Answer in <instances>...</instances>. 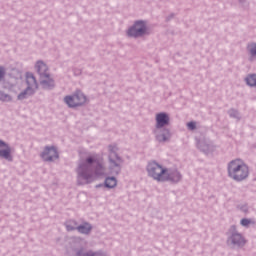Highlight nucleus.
Masks as SVG:
<instances>
[{"label": "nucleus", "mask_w": 256, "mask_h": 256, "mask_svg": "<svg viewBox=\"0 0 256 256\" xmlns=\"http://www.w3.org/2000/svg\"><path fill=\"white\" fill-rule=\"evenodd\" d=\"M158 141H167V137H165V136H158Z\"/></svg>", "instance_id": "nucleus-23"}, {"label": "nucleus", "mask_w": 256, "mask_h": 256, "mask_svg": "<svg viewBox=\"0 0 256 256\" xmlns=\"http://www.w3.org/2000/svg\"><path fill=\"white\" fill-rule=\"evenodd\" d=\"M3 77H5V68L0 67V81L3 79Z\"/></svg>", "instance_id": "nucleus-22"}, {"label": "nucleus", "mask_w": 256, "mask_h": 256, "mask_svg": "<svg viewBox=\"0 0 256 256\" xmlns=\"http://www.w3.org/2000/svg\"><path fill=\"white\" fill-rule=\"evenodd\" d=\"M36 70L41 75L43 85H53V80L49 78L47 73V65L41 61L36 63Z\"/></svg>", "instance_id": "nucleus-5"}, {"label": "nucleus", "mask_w": 256, "mask_h": 256, "mask_svg": "<svg viewBox=\"0 0 256 256\" xmlns=\"http://www.w3.org/2000/svg\"><path fill=\"white\" fill-rule=\"evenodd\" d=\"M0 157H3L4 159H7L8 161H11V148L7 143L0 140Z\"/></svg>", "instance_id": "nucleus-10"}, {"label": "nucleus", "mask_w": 256, "mask_h": 256, "mask_svg": "<svg viewBox=\"0 0 256 256\" xmlns=\"http://www.w3.org/2000/svg\"><path fill=\"white\" fill-rule=\"evenodd\" d=\"M64 102L68 107H81V105L87 103V97L81 92H76L72 96H66Z\"/></svg>", "instance_id": "nucleus-4"}, {"label": "nucleus", "mask_w": 256, "mask_h": 256, "mask_svg": "<svg viewBox=\"0 0 256 256\" xmlns=\"http://www.w3.org/2000/svg\"><path fill=\"white\" fill-rule=\"evenodd\" d=\"M0 101H11V96L3 92H0Z\"/></svg>", "instance_id": "nucleus-19"}, {"label": "nucleus", "mask_w": 256, "mask_h": 256, "mask_svg": "<svg viewBox=\"0 0 256 256\" xmlns=\"http://www.w3.org/2000/svg\"><path fill=\"white\" fill-rule=\"evenodd\" d=\"M187 127H188V129H191L193 131V129H195V127H196V124H195V122H189L187 124Z\"/></svg>", "instance_id": "nucleus-21"}, {"label": "nucleus", "mask_w": 256, "mask_h": 256, "mask_svg": "<svg viewBox=\"0 0 256 256\" xmlns=\"http://www.w3.org/2000/svg\"><path fill=\"white\" fill-rule=\"evenodd\" d=\"M84 169V166L79 167V181H83L81 182L82 185L85 183H91L95 180V176L90 175L89 171Z\"/></svg>", "instance_id": "nucleus-9"}, {"label": "nucleus", "mask_w": 256, "mask_h": 256, "mask_svg": "<svg viewBox=\"0 0 256 256\" xmlns=\"http://www.w3.org/2000/svg\"><path fill=\"white\" fill-rule=\"evenodd\" d=\"M148 175L153 177L155 181H167L169 172L167 169L156 162H150L147 167Z\"/></svg>", "instance_id": "nucleus-2"}, {"label": "nucleus", "mask_w": 256, "mask_h": 256, "mask_svg": "<svg viewBox=\"0 0 256 256\" xmlns=\"http://www.w3.org/2000/svg\"><path fill=\"white\" fill-rule=\"evenodd\" d=\"M167 181H173L174 183H177L178 181H181V174L178 171L168 173Z\"/></svg>", "instance_id": "nucleus-12"}, {"label": "nucleus", "mask_w": 256, "mask_h": 256, "mask_svg": "<svg viewBox=\"0 0 256 256\" xmlns=\"http://www.w3.org/2000/svg\"><path fill=\"white\" fill-rule=\"evenodd\" d=\"M165 125H169V116L166 113L157 114L156 115L157 129H161V127H165Z\"/></svg>", "instance_id": "nucleus-11"}, {"label": "nucleus", "mask_w": 256, "mask_h": 256, "mask_svg": "<svg viewBox=\"0 0 256 256\" xmlns=\"http://www.w3.org/2000/svg\"><path fill=\"white\" fill-rule=\"evenodd\" d=\"M246 83H247V85H249L250 87H255V86H256V75H255V74L249 75V76L246 78Z\"/></svg>", "instance_id": "nucleus-16"}, {"label": "nucleus", "mask_w": 256, "mask_h": 256, "mask_svg": "<svg viewBox=\"0 0 256 256\" xmlns=\"http://www.w3.org/2000/svg\"><path fill=\"white\" fill-rule=\"evenodd\" d=\"M232 243H234V245H244L245 239L243 236H241V234H234L232 236Z\"/></svg>", "instance_id": "nucleus-13"}, {"label": "nucleus", "mask_w": 256, "mask_h": 256, "mask_svg": "<svg viewBox=\"0 0 256 256\" xmlns=\"http://www.w3.org/2000/svg\"><path fill=\"white\" fill-rule=\"evenodd\" d=\"M77 230L79 231V233H84V234L90 233L91 225H89L88 223H85V224L79 226L77 228Z\"/></svg>", "instance_id": "nucleus-15"}, {"label": "nucleus", "mask_w": 256, "mask_h": 256, "mask_svg": "<svg viewBox=\"0 0 256 256\" xmlns=\"http://www.w3.org/2000/svg\"><path fill=\"white\" fill-rule=\"evenodd\" d=\"M68 231H73V228L67 226Z\"/></svg>", "instance_id": "nucleus-24"}, {"label": "nucleus", "mask_w": 256, "mask_h": 256, "mask_svg": "<svg viewBox=\"0 0 256 256\" xmlns=\"http://www.w3.org/2000/svg\"><path fill=\"white\" fill-rule=\"evenodd\" d=\"M147 28L145 27V22L138 21L134 24L132 28L128 30L129 37H141V35H145Z\"/></svg>", "instance_id": "nucleus-7"}, {"label": "nucleus", "mask_w": 256, "mask_h": 256, "mask_svg": "<svg viewBox=\"0 0 256 256\" xmlns=\"http://www.w3.org/2000/svg\"><path fill=\"white\" fill-rule=\"evenodd\" d=\"M228 177L234 181H245L249 177V166L241 159L232 160L228 164Z\"/></svg>", "instance_id": "nucleus-1"}, {"label": "nucleus", "mask_w": 256, "mask_h": 256, "mask_svg": "<svg viewBox=\"0 0 256 256\" xmlns=\"http://www.w3.org/2000/svg\"><path fill=\"white\" fill-rule=\"evenodd\" d=\"M41 157L44 161H53L59 157L57 149L55 147H46L41 154Z\"/></svg>", "instance_id": "nucleus-8"}, {"label": "nucleus", "mask_w": 256, "mask_h": 256, "mask_svg": "<svg viewBox=\"0 0 256 256\" xmlns=\"http://www.w3.org/2000/svg\"><path fill=\"white\" fill-rule=\"evenodd\" d=\"M105 185L109 189H113V187L117 186V179H115V177H108L105 180Z\"/></svg>", "instance_id": "nucleus-14"}, {"label": "nucleus", "mask_w": 256, "mask_h": 256, "mask_svg": "<svg viewBox=\"0 0 256 256\" xmlns=\"http://www.w3.org/2000/svg\"><path fill=\"white\" fill-rule=\"evenodd\" d=\"M86 163L88 165H91L93 163H96V165H99V160L97 159V157L93 156V157L87 158Z\"/></svg>", "instance_id": "nucleus-18"}, {"label": "nucleus", "mask_w": 256, "mask_h": 256, "mask_svg": "<svg viewBox=\"0 0 256 256\" xmlns=\"http://www.w3.org/2000/svg\"><path fill=\"white\" fill-rule=\"evenodd\" d=\"M110 169H112L111 173H119L121 171V158L117 156V153L115 150H113V147L110 146Z\"/></svg>", "instance_id": "nucleus-6"}, {"label": "nucleus", "mask_w": 256, "mask_h": 256, "mask_svg": "<svg viewBox=\"0 0 256 256\" xmlns=\"http://www.w3.org/2000/svg\"><path fill=\"white\" fill-rule=\"evenodd\" d=\"M248 51L252 55V57L256 56V43H252L248 45Z\"/></svg>", "instance_id": "nucleus-17"}, {"label": "nucleus", "mask_w": 256, "mask_h": 256, "mask_svg": "<svg viewBox=\"0 0 256 256\" xmlns=\"http://www.w3.org/2000/svg\"><path fill=\"white\" fill-rule=\"evenodd\" d=\"M26 83L28 85L26 91L18 95V99L20 101L26 99L28 95H33V92L37 91V80H35V76H33V74H26Z\"/></svg>", "instance_id": "nucleus-3"}, {"label": "nucleus", "mask_w": 256, "mask_h": 256, "mask_svg": "<svg viewBox=\"0 0 256 256\" xmlns=\"http://www.w3.org/2000/svg\"><path fill=\"white\" fill-rule=\"evenodd\" d=\"M251 223H253V221H251L250 219L244 218L241 220V225L243 227H249V225H251Z\"/></svg>", "instance_id": "nucleus-20"}]
</instances>
